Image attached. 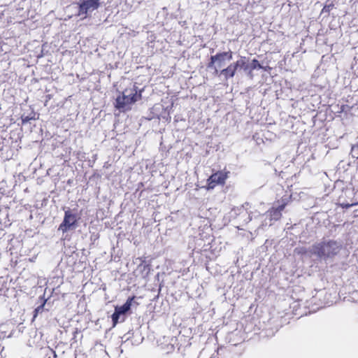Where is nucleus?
<instances>
[{"mask_svg": "<svg viewBox=\"0 0 358 358\" xmlns=\"http://www.w3.org/2000/svg\"><path fill=\"white\" fill-rule=\"evenodd\" d=\"M341 248V244L336 241L323 240L313 244L310 252L320 259H326L336 255Z\"/></svg>", "mask_w": 358, "mask_h": 358, "instance_id": "nucleus-1", "label": "nucleus"}, {"mask_svg": "<svg viewBox=\"0 0 358 358\" xmlns=\"http://www.w3.org/2000/svg\"><path fill=\"white\" fill-rule=\"evenodd\" d=\"M141 96V94L137 93L136 87L126 89L117 98L115 106L122 110H127L131 108V106Z\"/></svg>", "mask_w": 358, "mask_h": 358, "instance_id": "nucleus-2", "label": "nucleus"}, {"mask_svg": "<svg viewBox=\"0 0 358 358\" xmlns=\"http://www.w3.org/2000/svg\"><path fill=\"white\" fill-rule=\"evenodd\" d=\"M101 5V0H79L78 16L85 19Z\"/></svg>", "mask_w": 358, "mask_h": 358, "instance_id": "nucleus-3", "label": "nucleus"}, {"mask_svg": "<svg viewBox=\"0 0 358 358\" xmlns=\"http://www.w3.org/2000/svg\"><path fill=\"white\" fill-rule=\"evenodd\" d=\"M233 53L231 51L218 52L215 55H212L210 62L207 65L208 68L217 66L222 68L226 65L227 61L232 59Z\"/></svg>", "mask_w": 358, "mask_h": 358, "instance_id": "nucleus-4", "label": "nucleus"}, {"mask_svg": "<svg viewBox=\"0 0 358 358\" xmlns=\"http://www.w3.org/2000/svg\"><path fill=\"white\" fill-rule=\"evenodd\" d=\"M78 219L79 217L77 213H73L70 210H66L64 220L58 229L64 233L69 230L75 229Z\"/></svg>", "mask_w": 358, "mask_h": 358, "instance_id": "nucleus-5", "label": "nucleus"}, {"mask_svg": "<svg viewBox=\"0 0 358 358\" xmlns=\"http://www.w3.org/2000/svg\"><path fill=\"white\" fill-rule=\"evenodd\" d=\"M227 178V173L217 171L212 174L208 179V185L209 189H213L217 185H223Z\"/></svg>", "mask_w": 358, "mask_h": 358, "instance_id": "nucleus-6", "label": "nucleus"}, {"mask_svg": "<svg viewBox=\"0 0 358 358\" xmlns=\"http://www.w3.org/2000/svg\"><path fill=\"white\" fill-rule=\"evenodd\" d=\"M285 203L279 205L277 208H273L268 211V215L271 220L277 221L282 216V211L285 207Z\"/></svg>", "mask_w": 358, "mask_h": 358, "instance_id": "nucleus-7", "label": "nucleus"}, {"mask_svg": "<svg viewBox=\"0 0 358 358\" xmlns=\"http://www.w3.org/2000/svg\"><path fill=\"white\" fill-rule=\"evenodd\" d=\"M134 297H129L127 301L121 306H116L115 310L117 311L122 316H125V314L130 310L131 306L132 301Z\"/></svg>", "mask_w": 358, "mask_h": 358, "instance_id": "nucleus-8", "label": "nucleus"}, {"mask_svg": "<svg viewBox=\"0 0 358 358\" xmlns=\"http://www.w3.org/2000/svg\"><path fill=\"white\" fill-rule=\"evenodd\" d=\"M236 71V66L231 63L227 68L222 69L220 74L224 76V78L228 80L235 76Z\"/></svg>", "mask_w": 358, "mask_h": 358, "instance_id": "nucleus-9", "label": "nucleus"}, {"mask_svg": "<svg viewBox=\"0 0 358 358\" xmlns=\"http://www.w3.org/2000/svg\"><path fill=\"white\" fill-rule=\"evenodd\" d=\"M113 325L115 327L118 322H122L125 320V316H122L117 311L115 310L112 316Z\"/></svg>", "mask_w": 358, "mask_h": 358, "instance_id": "nucleus-10", "label": "nucleus"}, {"mask_svg": "<svg viewBox=\"0 0 358 358\" xmlns=\"http://www.w3.org/2000/svg\"><path fill=\"white\" fill-rule=\"evenodd\" d=\"M250 73H251L252 71L255 70V69H263V66L259 64V61L256 59H254L252 60V62L250 64Z\"/></svg>", "mask_w": 358, "mask_h": 358, "instance_id": "nucleus-11", "label": "nucleus"}, {"mask_svg": "<svg viewBox=\"0 0 358 358\" xmlns=\"http://www.w3.org/2000/svg\"><path fill=\"white\" fill-rule=\"evenodd\" d=\"M145 261H141V263L138 265V268L140 269L143 273H145V275H147L150 271V267L148 264L144 263Z\"/></svg>", "mask_w": 358, "mask_h": 358, "instance_id": "nucleus-12", "label": "nucleus"}, {"mask_svg": "<svg viewBox=\"0 0 358 358\" xmlns=\"http://www.w3.org/2000/svg\"><path fill=\"white\" fill-rule=\"evenodd\" d=\"M234 66H236V69L238 68H242L245 66V57H241L239 60L236 62L232 63Z\"/></svg>", "mask_w": 358, "mask_h": 358, "instance_id": "nucleus-13", "label": "nucleus"}, {"mask_svg": "<svg viewBox=\"0 0 358 358\" xmlns=\"http://www.w3.org/2000/svg\"><path fill=\"white\" fill-rule=\"evenodd\" d=\"M308 250L306 248L304 247H299V248H296L294 249V253L297 254V255H306L307 253Z\"/></svg>", "mask_w": 358, "mask_h": 358, "instance_id": "nucleus-14", "label": "nucleus"}, {"mask_svg": "<svg viewBox=\"0 0 358 358\" xmlns=\"http://www.w3.org/2000/svg\"><path fill=\"white\" fill-rule=\"evenodd\" d=\"M334 6L333 3L326 4L322 9V13H329L333 9Z\"/></svg>", "mask_w": 358, "mask_h": 358, "instance_id": "nucleus-15", "label": "nucleus"}, {"mask_svg": "<svg viewBox=\"0 0 358 358\" xmlns=\"http://www.w3.org/2000/svg\"><path fill=\"white\" fill-rule=\"evenodd\" d=\"M49 358H57V355L55 351H54L52 349L48 348V352L46 354Z\"/></svg>", "mask_w": 358, "mask_h": 358, "instance_id": "nucleus-16", "label": "nucleus"}, {"mask_svg": "<svg viewBox=\"0 0 358 358\" xmlns=\"http://www.w3.org/2000/svg\"><path fill=\"white\" fill-rule=\"evenodd\" d=\"M43 308H44V304H42L39 306H38L35 310H34V319L36 317V315L39 313H42L43 310Z\"/></svg>", "mask_w": 358, "mask_h": 358, "instance_id": "nucleus-17", "label": "nucleus"}, {"mask_svg": "<svg viewBox=\"0 0 358 358\" xmlns=\"http://www.w3.org/2000/svg\"><path fill=\"white\" fill-rule=\"evenodd\" d=\"M357 204V203H343L341 204V206L342 208L348 209V208H350L352 206H355Z\"/></svg>", "mask_w": 358, "mask_h": 358, "instance_id": "nucleus-18", "label": "nucleus"}, {"mask_svg": "<svg viewBox=\"0 0 358 358\" xmlns=\"http://www.w3.org/2000/svg\"><path fill=\"white\" fill-rule=\"evenodd\" d=\"M211 69H214V74L215 75H218L220 73V71H219V69L217 66L216 67H213V68H210Z\"/></svg>", "mask_w": 358, "mask_h": 358, "instance_id": "nucleus-19", "label": "nucleus"}, {"mask_svg": "<svg viewBox=\"0 0 358 358\" xmlns=\"http://www.w3.org/2000/svg\"><path fill=\"white\" fill-rule=\"evenodd\" d=\"M245 71H250V65L247 64L245 63V66L244 67H242Z\"/></svg>", "mask_w": 358, "mask_h": 358, "instance_id": "nucleus-20", "label": "nucleus"}, {"mask_svg": "<svg viewBox=\"0 0 358 358\" xmlns=\"http://www.w3.org/2000/svg\"><path fill=\"white\" fill-rule=\"evenodd\" d=\"M30 119L27 116L22 119L23 122H28Z\"/></svg>", "mask_w": 358, "mask_h": 358, "instance_id": "nucleus-21", "label": "nucleus"}, {"mask_svg": "<svg viewBox=\"0 0 358 358\" xmlns=\"http://www.w3.org/2000/svg\"><path fill=\"white\" fill-rule=\"evenodd\" d=\"M252 220L251 217L248 215V221H250Z\"/></svg>", "mask_w": 358, "mask_h": 358, "instance_id": "nucleus-22", "label": "nucleus"}, {"mask_svg": "<svg viewBox=\"0 0 358 358\" xmlns=\"http://www.w3.org/2000/svg\"><path fill=\"white\" fill-rule=\"evenodd\" d=\"M210 358H218V357H216V356H212V357H210Z\"/></svg>", "mask_w": 358, "mask_h": 358, "instance_id": "nucleus-23", "label": "nucleus"}, {"mask_svg": "<svg viewBox=\"0 0 358 358\" xmlns=\"http://www.w3.org/2000/svg\"><path fill=\"white\" fill-rule=\"evenodd\" d=\"M357 159H358V156H357Z\"/></svg>", "mask_w": 358, "mask_h": 358, "instance_id": "nucleus-24", "label": "nucleus"}]
</instances>
